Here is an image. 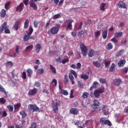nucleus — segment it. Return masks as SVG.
Wrapping results in <instances>:
<instances>
[{
    "instance_id": "nucleus-22",
    "label": "nucleus",
    "mask_w": 128,
    "mask_h": 128,
    "mask_svg": "<svg viewBox=\"0 0 128 128\" xmlns=\"http://www.w3.org/2000/svg\"><path fill=\"white\" fill-rule=\"evenodd\" d=\"M0 92H4L6 94V98L8 97V92L6 91V90H4V88L2 85H0Z\"/></svg>"
},
{
    "instance_id": "nucleus-4",
    "label": "nucleus",
    "mask_w": 128,
    "mask_h": 128,
    "mask_svg": "<svg viewBox=\"0 0 128 128\" xmlns=\"http://www.w3.org/2000/svg\"><path fill=\"white\" fill-rule=\"evenodd\" d=\"M74 76L75 78H78V74H76V72H74V70H71L70 72L68 74V78L69 80H70L72 82V84H74Z\"/></svg>"
},
{
    "instance_id": "nucleus-35",
    "label": "nucleus",
    "mask_w": 128,
    "mask_h": 128,
    "mask_svg": "<svg viewBox=\"0 0 128 128\" xmlns=\"http://www.w3.org/2000/svg\"><path fill=\"white\" fill-rule=\"evenodd\" d=\"M115 36L116 38H122V32H116L115 34Z\"/></svg>"
},
{
    "instance_id": "nucleus-52",
    "label": "nucleus",
    "mask_w": 128,
    "mask_h": 128,
    "mask_svg": "<svg viewBox=\"0 0 128 128\" xmlns=\"http://www.w3.org/2000/svg\"><path fill=\"white\" fill-rule=\"evenodd\" d=\"M22 78L24 80H26V72H24L22 74Z\"/></svg>"
},
{
    "instance_id": "nucleus-28",
    "label": "nucleus",
    "mask_w": 128,
    "mask_h": 128,
    "mask_svg": "<svg viewBox=\"0 0 128 128\" xmlns=\"http://www.w3.org/2000/svg\"><path fill=\"white\" fill-rule=\"evenodd\" d=\"M106 3H102L100 5V10H102L103 12L105 10L106 8Z\"/></svg>"
},
{
    "instance_id": "nucleus-40",
    "label": "nucleus",
    "mask_w": 128,
    "mask_h": 128,
    "mask_svg": "<svg viewBox=\"0 0 128 128\" xmlns=\"http://www.w3.org/2000/svg\"><path fill=\"white\" fill-rule=\"evenodd\" d=\"M9 112H14V106L12 105H8L6 106Z\"/></svg>"
},
{
    "instance_id": "nucleus-60",
    "label": "nucleus",
    "mask_w": 128,
    "mask_h": 128,
    "mask_svg": "<svg viewBox=\"0 0 128 128\" xmlns=\"http://www.w3.org/2000/svg\"><path fill=\"white\" fill-rule=\"evenodd\" d=\"M68 58H66V59H64L62 60V64H64L66 63V62H68Z\"/></svg>"
},
{
    "instance_id": "nucleus-30",
    "label": "nucleus",
    "mask_w": 128,
    "mask_h": 128,
    "mask_svg": "<svg viewBox=\"0 0 128 128\" xmlns=\"http://www.w3.org/2000/svg\"><path fill=\"white\" fill-rule=\"evenodd\" d=\"M104 124L106 126H112V122L108 120H106L105 121V123H104Z\"/></svg>"
},
{
    "instance_id": "nucleus-41",
    "label": "nucleus",
    "mask_w": 128,
    "mask_h": 128,
    "mask_svg": "<svg viewBox=\"0 0 128 128\" xmlns=\"http://www.w3.org/2000/svg\"><path fill=\"white\" fill-rule=\"evenodd\" d=\"M93 64L94 66H96V68H100V64L98 63V61L94 62Z\"/></svg>"
},
{
    "instance_id": "nucleus-23",
    "label": "nucleus",
    "mask_w": 128,
    "mask_h": 128,
    "mask_svg": "<svg viewBox=\"0 0 128 128\" xmlns=\"http://www.w3.org/2000/svg\"><path fill=\"white\" fill-rule=\"evenodd\" d=\"M26 72H27V74H28V76H29V78H32V69L28 68L26 70Z\"/></svg>"
},
{
    "instance_id": "nucleus-7",
    "label": "nucleus",
    "mask_w": 128,
    "mask_h": 128,
    "mask_svg": "<svg viewBox=\"0 0 128 128\" xmlns=\"http://www.w3.org/2000/svg\"><path fill=\"white\" fill-rule=\"evenodd\" d=\"M104 89L102 88H100L98 90H94V96L96 98H100V94H104Z\"/></svg>"
},
{
    "instance_id": "nucleus-59",
    "label": "nucleus",
    "mask_w": 128,
    "mask_h": 128,
    "mask_svg": "<svg viewBox=\"0 0 128 128\" xmlns=\"http://www.w3.org/2000/svg\"><path fill=\"white\" fill-rule=\"evenodd\" d=\"M6 116H8V113H6V111L4 110L2 112V118H6Z\"/></svg>"
},
{
    "instance_id": "nucleus-62",
    "label": "nucleus",
    "mask_w": 128,
    "mask_h": 128,
    "mask_svg": "<svg viewBox=\"0 0 128 128\" xmlns=\"http://www.w3.org/2000/svg\"><path fill=\"white\" fill-rule=\"evenodd\" d=\"M38 70H39V72H40V74H44V68H39Z\"/></svg>"
},
{
    "instance_id": "nucleus-58",
    "label": "nucleus",
    "mask_w": 128,
    "mask_h": 128,
    "mask_svg": "<svg viewBox=\"0 0 128 128\" xmlns=\"http://www.w3.org/2000/svg\"><path fill=\"white\" fill-rule=\"evenodd\" d=\"M34 86L36 88H40V83L38 82H35Z\"/></svg>"
},
{
    "instance_id": "nucleus-46",
    "label": "nucleus",
    "mask_w": 128,
    "mask_h": 128,
    "mask_svg": "<svg viewBox=\"0 0 128 128\" xmlns=\"http://www.w3.org/2000/svg\"><path fill=\"white\" fill-rule=\"evenodd\" d=\"M92 86L94 88H96L98 86V82L96 81L94 82Z\"/></svg>"
},
{
    "instance_id": "nucleus-49",
    "label": "nucleus",
    "mask_w": 128,
    "mask_h": 128,
    "mask_svg": "<svg viewBox=\"0 0 128 128\" xmlns=\"http://www.w3.org/2000/svg\"><path fill=\"white\" fill-rule=\"evenodd\" d=\"M60 14H55L53 18H54V20H56L58 18H60Z\"/></svg>"
},
{
    "instance_id": "nucleus-10",
    "label": "nucleus",
    "mask_w": 128,
    "mask_h": 128,
    "mask_svg": "<svg viewBox=\"0 0 128 128\" xmlns=\"http://www.w3.org/2000/svg\"><path fill=\"white\" fill-rule=\"evenodd\" d=\"M68 24V26L66 28V30H72V23L74 22V20L72 19L66 20Z\"/></svg>"
},
{
    "instance_id": "nucleus-50",
    "label": "nucleus",
    "mask_w": 128,
    "mask_h": 128,
    "mask_svg": "<svg viewBox=\"0 0 128 128\" xmlns=\"http://www.w3.org/2000/svg\"><path fill=\"white\" fill-rule=\"evenodd\" d=\"M10 2H8L5 4L4 8L6 10H8V8L10 6Z\"/></svg>"
},
{
    "instance_id": "nucleus-24",
    "label": "nucleus",
    "mask_w": 128,
    "mask_h": 128,
    "mask_svg": "<svg viewBox=\"0 0 128 128\" xmlns=\"http://www.w3.org/2000/svg\"><path fill=\"white\" fill-rule=\"evenodd\" d=\"M90 94L88 92H84L82 94V98L86 99L88 98Z\"/></svg>"
},
{
    "instance_id": "nucleus-56",
    "label": "nucleus",
    "mask_w": 128,
    "mask_h": 128,
    "mask_svg": "<svg viewBox=\"0 0 128 128\" xmlns=\"http://www.w3.org/2000/svg\"><path fill=\"white\" fill-rule=\"evenodd\" d=\"M29 32L28 33V34L30 35L32 34V32H34V29L32 28V27H30L29 28Z\"/></svg>"
},
{
    "instance_id": "nucleus-21",
    "label": "nucleus",
    "mask_w": 128,
    "mask_h": 128,
    "mask_svg": "<svg viewBox=\"0 0 128 128\" xmlns=\"http://www.w3.org/2000/svg\"><path fill=\"white\" fill-rule=\"evenodd\" d=\"M114 70H116V64L112 63L109 68V72H114Z\"/></svg>"
},
{
    "instance_id": "nucleus-51",
    "label": "nucleus",
    "mask_w": 128,
    "mask_h": 128,
    "mask_svg": "<svg viewBox=\"0 0 128 128\" xmlns=\"http://www.w3.org/2000/svg\"><path fill=\"white\" fill-rule=\"evenodd\" d=\"M6 64H7V66H14V62L8 61L6 62Z\"/></svg>"
},
{
    "instance_id": "nucleus-39",
    "label": "nucleus",
    "mask_w": 128,
    "mask_h": 128,
    "mask_svg": "<svg viewBox=\"0 0 128 128\" xmlns=\"http://www.w3.org/2000/svg\"><path fill=\"white\" fill-rule=\"evenodd\" d=\"M124 50H119L116 54V56L118 58L120 56H122V54L124 53Z\"/></svg>"
},
{
    "instance_id": "nucleus-48",
    "label": "nucleus",
    "mask_w": 128,
    "mask_h": 128,
    "mask_svg": "<svg viewBox=\"0 0 128 128\" xmlns=\"http://www.w3.org/2000/svg\"><path fill=\"white\" fill-rule=\"evenodd\" d=\"M30 128H36V123L34 122H32V123H31Z\"/></svg>"
},
{
    "instance_id": "nucleus-15",
    "label": "nucleus",
    "mask_w": 128,
    "mask_h": 128,
    "mask_svg": "<svg viewBox=\"0 0 128 128\" xmlns=\"http://www.w3.org/2000/svg\"><path fill=\"white\" fill-rule=\"evenodd\" d=\"M78 112V110L76 108H72L70 110V114H74V116H76Z\"/></svg>"
},
{
    "instance_id": "nucleus-20",
    "label": "nucleus",
    "mask_w": 128,
    "mask_h": 128,
    "mask_svg": "<svg viewBox=\"0 0 128 128\" xmlns=\"http://www.w3.org/2000/svg\"><path fill=\"white\" fill-rule=\"evenodd\" d=\"M102 32V38H104V40H106V38H108V29H106Z\"/></svg>"
},
{
    "instance_id": "nucleus-19",
    "label": "nucleus",
    "mask_w": 128,
    "mask_h": 128,
    "mask_svg": "<svg viewBox=\"0 0 128 128\" xmlns=\"http://www.w3.org/2000/svg\"><path fill=\"white\" fill-rule=\"evenodd\" d=\"M126 64V60H120L118 62V68H122Z\"/></svg>"
},
{
    "instance_id": "nucleus-3",
    "label": "nucleus",
    "mask_w": 128,
    "mask_h": 128,
    "mask_svg": "<svg viewBox=\"0 0 128 128\" xmlns=\"http://www.w3.org/2000/svg\"><path fill=\"white\" fill-rule=\"evenodd\" d=\"M4 30L5 34H10V28H8V27L6 26V22H4L0 27V34H2V32H4Z\"/></svg>"
},
{
    "instance_id": "nucleus-43",
    "label": "nucleus",
    "mask_w": 128,
    "mask_h": 128,
    "mask_svg": "<svg viewBox=\"0 0 128 128\" xmlns=\"http://www.w3.org/2000/svg\"><path fill=\"white\" fill-rule=\"evenodd\" d=\"M6 102V100L4 98H0V104H4Z\"/></svg>"
},
{
    "instance_id": "nucleus-61",
    "label": "nucleus",
    "mask_w": 128,
    "mask_h": 128,
    "mask_svg": "<svg viewBox=\"0 0 128 128\" xmlns=\"http://www.w3.org/2000/svg\"><path fill=\"white\" fill-rule=\"evenodd\" d=\"M52 84H54V86H56V84H58V82L56 81V80L54 79L52 80Z\"/></svg>"
},
{
    "instance_id": "nucleus-34",
    "label": "nucleus",
    "mask_w": 128,
    "mask_h": 128,
    "mask_svg": "<svg viewBox=\"0 0 128 128\" xmlns=\"http://www.w3.org/2000/svg\"><path fill=\"white\" fill-rule=\"evenodd\" d=\"M82 22H80V25L78 24L76 26V30H82Z\"/></svg>"
},
{
    "instance_id": "nucleus-13",
    "label": "nucleus",
    "mask_w": 128,
    "mask_h": 128,
    "mask_svg": "<svg viewBox=\"0 0 128 128\" xmlns=\"http://www.w3.org/2000/svg\"><path fill=\"white\" fill-rule=\"evenodd\" d=\"M120 82H122V80L120 78H116L113 80V84L116 86H118L120 84Z\"/></svg>"
},
{
    "instance_id": "nucleus-6",
    "label": "nucleus",
    "mask_w": 128,
    "mask_h": 128,
    "mask_svg": "<svg viewBox=\"0 0 128 128\" xmlns=\"http://www.w3.org/2000/svg\"><path fill=\"white\" fill-rule=\"evenodd\" d=\"M60 28V24H56V26L51 28L50 32L52 34H56L58 32Z\"/></svg>"
},
{
    "instance_id": "nucleus-26",
    "label": "nucleus",
    "mask_w": 128,
    "mask_h": 128,
    "mask_svg": "<svg viewBox=\"0 0 128 128\" xmlns=\"http://www.w3.org/2000/svg\"><path fill=\"white\" fill-rule=\"evenodd\" d=\"M6 12L4 10H2L0 12V15L1 18H4L6 16Z\"/></svg>"
},
{
    "instance_id": "nucleus-16",
    "label": "nucleus",
    "mask_w": 128,
    "mask_h": 128,
    "mask_svg": "<svg viewBox=\"0 0 128 128\" xmlns=\"http://www.w3.org/2000/svg\"><path fill=\"white\" fill-rule=\"evenodd\" d=\"M59 90L60 92V94H62L64 96H68V92L66 90H64L62 88V87H60V86H59Z\"/></svg>"
},
{
    "instance_id": "nucleus-8",
    "label": "nucleus",
    "mask_w": 128,
    "mask_h": 128,
    "mask_svg": "<svg viewBox=\"0 0 128 128\" xmlns=\"http://www.w3.org/2000/svg\"><path fill=\"white\" fill-rule=\"evenodd\" d=\"M80 48L82 52V54L84 56H86V52H88V48L84 46V43H81L80 44Z\"/></svg>"
},
{
    "instance_id": "nucleus-25",
    "label": "nucleus",
    "mask_w": 128,
    "mask_h": 128,
    "mask_svg": "<svg viewBox=\"0 0 128 128\" xmlns=\"http://www.w3.org/2000/svg\"><path fill=\"white\" fill-rule=\"evenodd\" d=\"M20 114L22 116V118H24L27 116L26 112L24 110L20 111Z\"/></svg>"
},
{
    "instance_id": "nucleus-32",
    "label": "nucleus",
    "mask_w": 128,
    "mask_h": 128,
    "mask_svg": "<svg viewBox=\"0 0 128 128\" xmlns=\"http://www.w3.org/2000/svg\"><path fill=\"white\" fill-rule=\"evenodd\" d=\"M40 48H42L40 46V44H36V52H37V53L40 52Z\"/></svg>"
},
{
    "instance_id": "nucleus-63",
    "label": "nucleus",
    "mask_w": 128,
    "mask_h": 128,
    "mask_svg": "<svg viewBox=\"0 0 128 128\" xmlns=\"http://www.w3.org/2000/svg\"><path fill=\"white\" fill-rule=\"evenodd\" d=\"M56 62H62V58H58L56 59Z\"/></svg>"
},
{
    "instance_id": "nucleus-29",
    "label": "nucleus",
    "mask_w": 128,
    "mask_h": 128,
    "mask_svg": "<svg viewBox=\"0 0 128 128\" xmlns=\"http://www.w3.org/2000/svg\"><path fill=\"white\" fill-rule=\"evenodd\" d=\"M50 70H52L53 74H56V68L54 67V66H52V65L50 64Z\"/></svg>"
},
{
    "instance_id": "nucleus-12",
    "label": "nucleus",
    "mask_w": 128,
    "mask_h": 128,
    "mask_svg": "<svg viewBox=\"0 0 128 128\" xmlns=\"http://www.w3.org/2000/svg\"><path fill=\"white\" fill-rule=\"evenodd\" d=\"M84 34H88V30H82L79 31L78 34V38H84Z\"/></svg>"
},
{
    "instance_id": "nucleus-45",
    "label": "nucleus",
    "mask_w": 128,
    "mask_h": 128,
    "mask_svg": "<svg viewBox=\"0 0 128 128\" xmlns=\"http://www.w3.org/2000/svg\"><path fill=\"white\" fill-rule=\"evenodd\" d=\"M106 118H101L100 120V122L101 124H104V123L106 122Z\"/></svg>"
},
{
    "instance_id": "nucleus-38",
    "label": "nucleus",
    "mask_w": 128,
    "mask_h": 128,
    "mask_svg": "<svg viewBox=\"0 0 128 128\" xmlns=\"http://www.w3.org/2000/svg\"><path fill=\"white\" fill-rule=\"evenodd\" d=\"M106 50H112V43H108L106 47Z\"/></svg>"
},
{
    "instance_id": "nucleus-36",
    "label": "nucleus",
    "mask_w": 128,
    "mask_h": 128,
    "mask_svg": "<svg viewBox=\"0 0 128 128\" xmlns=\"http://www.w3.org/2000/svg\"><path fill=\"white\" fill-rule=\"evenodd\" d=\"M99 80L101 84H106V85L108 86V82H106V78H99Z\"/></svg>"
},
{
    "instance_id": "nucleus-17",
    "label": "nucleus",
    "mask_w": 128,
    "mask_h": 128,
    "mask_svg": "<svg viewBox=\"0 0 128 128\" xmlns=\"http://www.w3.org/2000/svg\"><path fill=\"white\" fill-rule=\"evenodd\" d=\"M120 8H126V3L122 1H120L118 4Z\"/></svg>"
},
{
    "instance_id": "nucleus-44",
    "label": "nucleus",
    "mask_w": 128,
    "mask_h": 128,
    "mask_svg": "<svg viewBox=\"0 0 128 128\" xmlns=\"http://www.w3.org/2000/svg\"><path fill=\"white\" fill-rule=\"evenodd\" d=\"M81 78L85 80H88V76L86 74L82 75Z\"/></svg>"
},
{
    "instance_id": "nucleus-47",
    "label": "nucleus",
    "mask_w": 128,
    "mask_h": 128,
    "mask_svg": "<svg viewBox=\"0 0 128 128\" xmlns=\"http://www.w3.org/2000/svg\"><path fill=\"white\" fill-rule=\"evenodd\" d=\"M95 38H98L100 36V31H97L94 32Z\"/></svg>"
},
{
    "instance_id": "nucleus-55",
    "label": "nucleus",
    "mask_w": 128,
    "mask_h": 128,
    "mask_svg": "<svg viewBox=\"0 0 128 128\" xmlns=\"http://www.w3.org/2000/svg\"><path fill=\"white\" fill-rule=\"evenodd\" d=\"M122 72H124V74H126L128 72V68H124L122 69Z\"/></svg>"
},
{
    "instance_id": "nucleus-33",
    "label": "nucleus",
    "mask_w": 128,
    "mask_h": 128,
    "mask_svg": "<svg viewBox=\"0 0 128 128\" xmlns=\"http://www.w3.org/2000/svg\"><path fill=\"white\" fill-rule=\"evenodd\" d=\"M29 24H30V20H26L24 23V28H28Z\"/></svg>"
},
{
    "instance_id": "nucleus-11",
    "label": "nucleus",
    "mask_w": 128,
    "mask_h": 128,
    "mask_svg": "<svg viewBox=\"0 0 128 128\" xmlns=\"http://www.w3.org/2000/svg\"><path fill=\"white\" fill-rule=\"evenodd\" d=\"M38 92V88H34L33 89H32L29 90L28 92V96H34Z\"/></svg>"
},
{
    "instance_id": "nucleus-2",
    "label": "nucleus",
    "mask_w": 128,
    "mask_h": 128,
    "mask_svg": "<svg viewBox=\"0 0 128 128\" xmlns=\"http://www.w3.org/2000/svg\"><path fill=\"white\" fill-rule=\"evenodd\" d=\"M60 106V100H56L52 103V108L53 112L56 113L58 112V107Z\"/></svg>"
},
{
    "instance_id": "nucleus-31",
    "label": "nucleus",
    "mask_w": 128,
    "mask_h": 128,
    "mask_svg": "<svg viewBox=\"0 0 128 128\" xmlns=\"http://www.w3.org/2000/svg\"><path fill=\"white\" fill-rule=\"evenodd\" d=\"M32 48H34V45H30L26 48V52H30Z\"/></svg>"
},
{
    "instance_id": "nucleus-18",
    "label": "nucleus",
    "mask_w": 128,
    "mask_h": 128,
    "mask_svg": "<svg viewBox=\"0 0 128 128\" xmlns=\"http://www.w3.org/2000/svg\"><path fill=\"white\" fill-rule=\"evenodd\" d=\"M22 10H24V4L22 2L18 6L16 7V12H20Z\"/></svg>"
},
{
    "instance_id": "nucleus-42",
    "label": "nucleus",
    "mask_w": 128,
    "mask_h": 128,
    "mask_svg": "<svg viewBox=\"0 0 128 128\" xmlns=\"http://www.w3.org/2000/svg\"><path fill=\"white\" fill-rule=\"evenodd\" d=\"M14 109L18 110H20V104L18 103L14 105Z\"/></svg>"
},
{
    "instance_id": "nucleus-5",
    "label": "nucleus",
    "mask_w": 128,
    "mask_h": 128,
    "mask_svg": "<svg viewBox=\"0 0 128 128\" xmlns=\"http://www.w3.org/2000/svg\"><path fill=\"white\" fill-rule=\"evenodd\" d=\"M100 103L97 100H93V104L91 105V107L93 110H98V112H100L102 108L100 107Z\"/></svg>"
},
{
    "instance_id": "nucleus-64",
    "label": "nucleus",
    "mask_w": 128,
    "mask_h": 128,
    "mask_svg": "<svg viewBox=\"0 0 128 128\" xmlns=\"http://www.w3.org/2000/svg\"><path fill=\"white\" fill-rule=\"evenodd\" d=\"M124 112H126V114H128V106L125 107L124 109Z\"/></svg>"
},
{
    "instance_id": "nucleus-27",
    "label": "nucleus",
    "mask_w": 128,
    "mask_h": 128,
    "mask_svg": "<svg viewBox=\"0 0 128 128\" xmlns=\"http://www.w3.org/2000/svg\"><path fill=\"white\" fill-rule=\"evenodd\" d=\"M30 38H32L30 34H28L27 35H25L24 36V42H28Z\"/></svg>"
},
{
    "instance_id": "nucleus-57",
    "label": "nucleus",
    "mask_w": 128,
    "mask_h": 128,
    "mask_svg": "<svg viewBox=\"0 0 128 128\" xmlns=\"http://www.w3.org/2000/svg\"><path fill=\"white\" fill-rule=\"evenodd\" d=\"M20 46H16V52L17 54H20Z\"/></svg>"
},
{
    "instance_id": "nucleus-14",
    "label": "nucleus",
    "mask_w": 128,
    "mask_h": 128,
    "mask_svg": "<svg viewBox=\"0 0 128 128\" xmlns=\"http://www.w3.org/2000/svg\"><path fill=\"white\" fill-rule=\"evenodd\" d=\"M20 22L18 20L14 22L13 26V30H18V26L20 25Z\"/></svg>"
},
{
    "instance_id": "nucleus-53",
    "label": "nucleus",
    "mask_w": 128,
    "mask_h": 128,
    "mask_svg": "<svg viewBox=\"0 0 128 128\" xmlns=\"http://www.w3.org/2000/svg\"><path fill=\"white\" fill-rule=\"evenodd\" d=\"M106 68H108L110 66V61H106L104 62Z\"/></svg>"
},
{
    "instance_id": "nucleus-37",
    "label": "nucleus",
    "mask_w": 128,
    "mask_h": 128,
    "mask_svg": "<svg viewBox=\"0 0 128 128\" xmlns=\"http://www.w3.org/2000/svg\"><path fill=\"white\" fill-rule=\"evenodd\" d=\"M88 56L89 58H92V56H94V50L90 49L88 52Z\"/></svg>"
},
{
    "instance_id": "nucleus-1",
    "label": "nucleus",
    "mask_w": 128,
    "mask_h": 128,
    "mask_svg": "<svg viewBox=\"0 0 128 128\" xmlns=\"http://www.w3.org/2000/svg\"><path fill=\"white\" fill-rule=\"evenodd\" d=\"M28 110L32 112H40V110L36 104H30L28 105Z\"/></svg>"
},
{
    "instance_id": "nucleus-9",
    "label": "nucleus",
    "mask_w": 128,
    "mask_h": 128,
    "mask_svg": "<svg viewBox=\"0 0 128 128\" xmlns=\"http://www.w3.org/2000/svg\"><path fill=\"white\" fill-rule=\"evenodd\" d=\"M40 2L42 0H30V6L31 8H32L34 10H38V6H36V4L34 2Z\"/></svg>"
},
{
    "instance_id": "nucleus-54",
    "label": "nucleus",
    "mask_w": 128,
    "mask_h": 128,
    "mask_svg": "<svg viewBox=\"0 0 128 128\" xmlns=\"http://www.w3.org/2000/svg\"><path fill=\"white\" fill-rule=\"evenodd\" d=\"M80 68H82V64L80 62H78L76 64V68H77V70H80Z\"/></svg>"
}]
</instances>
